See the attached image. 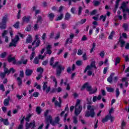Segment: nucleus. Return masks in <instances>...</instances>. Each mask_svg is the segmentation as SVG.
Returning a JSON list of instances; mask_svg holds the SVG:
<instances>
[{"instance_id": "f257e3e1", "label": "nucleus", "mask_w": 129, "mask_h": 129, "mask_svg": "<svg viewBox=\"0 0 129 129\" xmlns=\"http://www.w3.org/2000/svg\"><path fill=\"white\" fill-rule=\"evenodd\" d=\"M50 66H52L53 68H55L57 67L56 69V75L57 76H60L61 74L62 73V71H64V69H65V67L61 64H58L59 62H55V64H54V57H52L50 60L49 63Z\"/></svg>"}, {"instance_id": "f03ea898", "label": "nucleus", "mask_w": 129, "mask_h": 129, "mask_svg": "<svg viewBox=\"0 0 129 129\" xmlns=\"http://www.w3.org/2000/svg\"><path fill=\"white\" fill-rule=\"evenodd\" d=\"M87 108L88 110L86 111L85 116L86 117H89V116H91V117H94L95 116V112H94V106L88 105Z\"/></svg>"}, {"instance_id": "7ed1b4c3", "label": "nucleus", "mask_w": 129, "mask_h": 129, "mask_svg": "<svg viewBox=\"0 0 129 129\" xmlns=\"http://www.w3.org/2000/svg\"><path fill=\"white\" fill-rule=\"evenodd\" d=\"M85 88H87V91H89L90 92V94H93L94 93H95L96 91H97V88H95V90H92V88H91V86H89L88 83H86L83 85L81 89V91H83Z\"/></svg>"}, {"instance_id": "20e7f679", "label": "nucleus", "mask_w": 129, "mask_h": 129, "mask_svg": "<svg viewBox=\"0 0 129 129\" xmlns=\"http://www.w3.org/2000/svg\"><path fill=\"white\" fill-rule=\"evenodd\" d=\"M7 22H8V15L6 14L3 17L2 22L0 23V29L1 30H6L7 28Z\"/></svg>"}, {"instance_id": "39448f33", "label": "nucleus", "mask_w": 129, "mask_h": 129, "mask_svg": "<svg viewBox=\"0 0 129 129\" xmlns=\"http://www.w3.org/2000/svg\"><path fill=\"white\" fill-rule=\"evenodd\" d=\"M19 40L20 37H19V35H16L15 38L12 40V42L10 43L9 47H17V44Z\"/></svg>"}, {"instance_id": "423d86ee", "label": "nucleus", "mask_w": 129, "mask_h": 129, "mask_svg": "<svg viewBox=\"0 0 129 129\" xmlns=\"http://www.w3.org/2000/svg\"><path fill=\"white\" fill-rule=\"evenodd\" d=\"M92 68H94L96 70L97 69V67L95 65V61H92L90 66H87L84 71V73H86L87 70H91Z\"/></svg>"}, {"instance_id": "0eeeda50", "label": "nucleus", "mask_w": 129, "mask_h": 129, "mask_svg": "<svg viewBox=\"0 0 129 129\" xmlns=\"http://www.w3.org/2000/svg\"><path fill=\"white\" fill-rule=\"evenodd\" d=\"M109 119H110L111 122H112V121H113V120H114V117L111 115H106L105 117L102 119V122H103V123H104V122H106V121H108Z\"/></svg>"}, {"instance_id": "6e6552de", "label": "nucleus", "mask_w": 129, "mask_h": 129, "mask_svg": "<svg viewBox=\"0 0 129 129\" xmlns=\"http://www.w3.org/2000/svg\"><path fill=\"white\" fill-rule=\"evenodd\" d=\"M47 84H48V82H45L42 86L43 90V91H46V94H48V93H49L51 90V87L49 86L48 87V86L47 85Z\"/></svg>"}, {"instance_id": "1a4fd4ad", "label": "nucleus", "mask_w": 129, "mask_h": 129, "mask_svg": "<svg viewBox=\"0 0 129 129\" xmlns=\"http://www.w3.org/2000/svg\"><path fill=\"white\" fill-rule=\"evenodd\" d=\"M82 111V106H75V114L78 116L80 114V112Z\"/></svg>"}, {"instance_id": "9d476101", "label": "nucleus", "mask_w": 129, "mask_h": 129, "mask_svg": "<svg viewBox=\"0 0 129 129\" xmlns=\"http://www.w3.org/2000/svg\"><path fill=\"white\" fill-rule=\"evenodd\" d=\"M11 72H12V73H15V72H16V70L14 69V68H11L10 70L7 68L4 69V73L10 74Z\"/></svg>"}, {"instance_id": "9b49d317", "label": "nucleus", "mask_w": 129, "mask_h": 129, "mask_svg": "<svg viewBox=\"0 0 129 129\" xmlns=\"http://www.w3.org/2000/svg\"><path fill=\"white\" fill-rule=\"evenodd\" d=\"M27 63H28V59H26L24 61V59L22 58L21 60L18 61L17 62V60L16 61V65H22V64H24V65L27 64Z\"/></svg>"}, {"instance_id": "f8f14e48", "label": "nucleus", "mask_w": 129, "mask_h": 129, "mask_svg": "<svg viewBox=\"0 0 129 129\" xmlns=\"http://www.w3.org/2000/svg\"><path fill=\"white\" fill-rule=\"evenodd\" d=\"M8 61L9 63L13 62V64H16V58L15 57H12V55H9L8 57Z\"/></svg>"}, {"instance_id": "ddd939ff", "label": "nucleus", "mask_w": 129, "mask_h": 129, "mask_svg": "<svg viewBox=\"0 0 129 129\" xmlns=\"http://www.w3.org/2000/svg\"><path fill=\"white\" fill-rule=\"evenodd\" d=\"M31 19V16H24L22 18L23 23L22 25H24V23H29Z\"/></svg>"}, {"instance_id": "4468645a", "label": "nucleus", "mask_w": 129, "mask_h": 129, "mask_svg": "<svg viewBox=\"0 0 129 129\" xmlns=\"http://www.w3.org/2000/svg\"><path fill=\"white\" fill-rule=\"evenodd\" d=\"M26 124L29 127V128L31 127H32V128L36 127V121H35V120H33L32 122H30L29 123L26 122Z\"/></svg>"}, {"instance_id": "2eb2a0df", "label": "nucleus", "mask_w": 129, "mask_h": 129, "mask_svg": "<svg viewBox=\"0 0 129 129\" xmlns=\"http://www.w3.org/2000/svg\"><path fill=\"white\" fill-rule=\"evenodd\" d=\"M70 38H68L67 39V41L66 42V45H67L68 44V42H70L71 44L72 43V39L74 38V34L73 33H71L70 35Z\"/></svg>"}, {"instance_id": "dca6fc26", "label": "nucleus", "mask_w": 129, "mask_h": 129, "mask_svg": "<svg viewBox=\"0 0 129 129\" xmlns=\"http://www.w3.org/2000/svg\"><path fill=\"white\" fill-rule=\"evenodd\" d=\"M10 100H11V97L8 96V98H6L4 102V104L5 106H8L10 104Z\"/></svg>"}, {"instance_id": "f3484780", "label": "nucleus", "mask_w": 129, "mask_h": 129, "mask_svg": "<svg viewBox=\"0 0 129 129\" xmlns=\"http://www.w3.org/2000/svg\"><path fill=\"white\" fill-rule=\"evenodd\" d=\"M26 76H31L33 74V70H30L29 69H26L25 72Z\"/></svg>"}, {"instance_id": "a211bd4d", "label": "nucleus", "mask_w": 129, "mask_h": 129, "mask_svg": "<svg viewBox=\"0 0 129 129\" xmlns=\"http://www.w3.org/2000/svg\"><path fill=\"white\" fill-rule=\"evenodd\" d=\"M51 48L52 46L50 45H48L46 46L47 53L49 55H51L52 54V50H51Z\"/></svg>"}, {"instance_id": "6ab92c4d", "label": "nucleus", "mask_w": 129, "mask_h": 129, "mask_svg": "<svg viewBox=\"0 0 129 129\" xmlns=\"http://www.w3.org/2000/svg\"><path fill=\"white\" fill-rule=\"evenodd\" d=\"M52 119L53 118H52V116L49 115L47 117H45V123H49V121L50 122Z\"/></svg>"}, {"instance_id": "aec40b11", "label": "nucleus", "mask_w": 129, "mask_h": 129, "mask_svg": "<svg viewBox=\"0 0 129 129\" xmlns=\"http://www.w3.org/2000/svg\"><path fill=\"white\" fill-rule=\"evenodd\" d=\"M120 0H117L115 2V8L113 10L114 13H116V10L118 8V5H119V2Z\"/></svg>"}, {"instance_id": "412c9836", "label": "nucleus", "mask_w": 129, "mask_h": 129, "mask_svg": "<svg viewBox=\"0 0 129 129\" xmlns=\"http://www.w3.org/2000/svg\"><path fill=\"white\" fill-rule=\"evenodd\" d=\"M114 76V73H112L110 74V76L107 79V82L109 83H112V77Z\"/></svg>"}, {"instance_id": "4be33fe9", "label": "nucleus", "mask_w": 129, "mask_h": 129, "mask_svg": "<svg viewBox=\"0 0 129 129\" xmlns=\"http://www.w3.org/2000/svg\"><path fill=\"white\" fill-rule=\"evenodd\" d=\"M48 18H49L50 21H52L54 20V18H55V15L54 13H49L48 14Z\"/></svg>"}, {"instance_id": "5701e85b", "label": "nucleus", "mask_w": 129, "mask_h": 129, "mask_svg": "<svg viewBox=\"0 0 129 129\" xmlns=\"http://www.w3.org/2000/svg\"><path fill=\"white\" fill-rule=\"evenodd\" d=\"M119 42L120 43V47L122 48L124 45V44H125V41L121 39V36H120Z\"/></svg>"}, {"instance_id": "b1692460", "label": "nucleus", "mask_w": 129, "mask_h": 129, "mask_svg": "<svg viewBox=\"0 0 129 129\" xmlns=\"http://www.w3.org/2000/svg\"><path fill=\"white\" fill-rule=\"evenodd\" d=\"M26 43H32V36H31V35H28V37H27Z\"/></svg>"}, {"instance_id": "393cba45", "label": "nucleus", "mask_w": 129, "mask_h": 129, "mask_svg": "<svg viewBox=\"0 0 129 129\" xmlns=\"http://www.w3.org/2000/svg\"><path fill=\"white\" fill-rule=\"evenodd\" d=\"M42 22H43V18H42V16L39 15L37 17V21L36 23L37 24H38V23H41V24H42Z\"/></svg>"}, {"instance_id": "a878e982", "label": "nucleus", "mask_w": 129, "mask_h": 129, "mask_svg": "<svg viewBox=\"0 0 129 129\" xmlns=\"http://www.w3.org/2000/svg\"><path fill=\"white\" fill-rule=\"evenodd\" d=\"M70 18H71V15L69 14V13H67L65 15L64 19L68 21L70 19Z\"/></svg>"}, {"instance_id": "bb28decb", "label": "nucleus", "mask_w": 129, "mask_h": 129, "mask_svg": "<svg viewBox=\"0 0 129 129\" xmlns=\"http://www.w3.org/2000/svg\"><path fill=\"white\" fill-rule=\"evenodd\" d=\"M36 111V112H37L38 114H41V112H42V109H41V107L40 106L37 107Z\"/></svg>"}, {"instance_id": "cd10ccee", "label": "nucleus", "mask_w": 129, "mask_h": 129, "mask_svg": "<svg viewBox=\"0 0 129 129\" xmlns=\"http://www.w3.org/2000/svg\"><path fill=\"white\" fill-rule=\"evenodd\" d=\"M93 4H94V6L95 7H98V6H99V5H100V1L99 2L98 1H93Z\"/></svg>"}, {"instance_id": "c85d7f7f", "label": "nucleus", "mask_w": 129, "mask_h": 129, "mask_svg": "<svg viewBox=\"0 0 129 129\" xmlns=\"http://www.w3.org/2000/svg\"><path fill=\"white\" fill-rule=\"evenodd\" d=\"M119 62H120V58L119 57H116L115 60V66H116L117 64L119 63Z\"/></svg>"}, {"instance_id": "c756f323", "label": "nucleus", "mask_w": 129, "mask_h": 129, "mask_svg": "<svg viewBox=\"0 0 129 129\" xmlns=\"http://www.w3.org/2000/svg\"><path fill=\"white\" fill-rule=\"evenodd\" d=\"M17 79L18 81V84L19 86H21V85H22V83H23V81L22 80V79H21V78L20 77H18Z\"/></svg>"}, {"instance_id": "7c9ffc66", "label": "nucleus", "mask_w": 129, "mask_h": 129, "mask_svg": "<svg viewBox=\"0 0 129 129\" xmlns=\"http://www.w3.org/2000/svg\"><path fill=\"white\" fill-rule=\"evenodd\" d=\"M106 89L108 92H113L114 91V89L112 88H109L108 87H107Z\"/></svg>"}, {"instance_id": "2f4dec72", "label": "nucleus", "mask_w": 129, "mask_h": 129, "mask_svg": "<svg viewBox=\"0 0 129 129\" xmlns=\"http://www.w3.org/2000/svg\"><path fill=\"white\" fill-rule=\"evenodd\" d=\"M3 122L5 125H9V124H10L8 119H4L3 120Z\"/></svg>"}, {"instance_id": "473e14b6", "label": "nucleus", "mask_w": 129, "mask_h": 129, "mask_svg": "<svg viewBox=\"0 0 129 129\" xmlns=\"http://www.w3.org/2000/svg\"><path fill=\"white\" fill-rule=\"evenodd\" d=\"M73 119L74 123H75V124H77V123H78V120H77V117L74 116L73 117Z\"/></svg>"}, {"instance_id": "72a5a7b5", "label": "nucleus", "mask_w": 129, "mask_h": 129, "mask_svg": "<svg viewBox=\"0 0 129 129\" xmlns=\"http://www.w3.org/2000/svg\"><path fill=\"white\" fill-rule=\"evenodd\" d=\"M20 22H17L14 25L13 27L15 28L16 29H19V27H20Z\"/></svg>"}, {"instance_id": "f704fd0d", "label": "nucleus", "mask_w": 129, "mask_h": 129, "mask_svg": "<svg viewBox=\"0 0 129 129\" xmlns=\"http://www.w3.org/2000/svg\"><path fill=\"white\" fill-rule=\"evenodd\" d=\"M6 75H7V74L5 73H3L0 72V77L2 79H4V78L6 77Z\"/></svg>"}, {"instance_id": "c9c22d12", "label": "nucleus", "mask_w": 129, "mask_h": 129, "mask_svg": "<svg viewBox=\"0 0 129 129\" xmlns=\"http://www.w3.org/2000/svg\"><path fill=\"white\" fill-rule=\"evenodd\" d=\"M100 20H102L103 22H105V20H106V15H105L104 16L103 15H101L100 17Z\"/></svg>"}, {"instance_id": "e433bc0d", "label": "nucleus", "mask_w": 129, "mask_h": 129, "mask_svg": "<svg viewBox=\"0 0 129 129\" xmlns=\"http://www.w3.org/2000/svg\"><path fill=\"white\" fill-rule=\"evenodd\" d=\"M31 29H32V25H29L28 26H27L26 29L25 30L26 32H30Z\"/></svg>"}, {"instance_id": "4c0bfd02", "label": "nucleus", "mask_w": 129, "mask_h": 129, "mask_svg": "<svg viewBox=\"0 0 129 129\" xmlns=\"http://www.w3.org/2000/svg\"><path fill=\"white\" fill-rule=\"evenodd\" d=\"M33 63H34V64H39V57H35Z\"/></svg>"}, {"instance_id": "58836bf2", "label": "nucleus", "mask_w": 129, "mask_h": 129, "mask_svg": "<svg viewBox=\"0 0 129 129\" xmlns=\"http://www.w3.org/2000/svg\"><path fill=\"white\" fill-rule=\"evenodd\" d=\"M7 53L6 52H4L0 55V58H6V56H7Z\"/></svg>"}, {"instance_id": "ea45409f", "label": "nucleus", "mask_w": 129, "mask_h": 129, "mask_svg": "<svg viewBox=\"0 0 129 129\" xmlns=\"http://www.w3.org/2000/svg\"><path fill=\"white\" fill-rule=\"evenodd\" d=\"M62 19H63V14L60 13V16L57 17L56 21H61Z\"/></svg>"}, {"instance_id": "a19ab883", "label": "nucleus", "mask_w": 129, "mask_h": 129, "mask_svg": "<svg viewBox=\"0 0 129 129\" xmlns=\"http://www.w3.org/2000/svg\"><path fill=\"white\" fill-rule=\"evenodd\" d=\"M55 106H58V107H61V104L58 102V101H55L54 102Z\"/></svg>"}, {"instance_id": "79ce46f5", "label": "nucleus", "mask_w": 129, "mask_h": 129, "mask_svg": "<svg viewBox=\"0 0 129 129\" xmlns=\"http://www.w3.org/2000/svg\"><path fill=\"white\" fill-rule=\"evenodd\" d=\"M37 71V72H40V74H42L44 72V70L42 68H38Z\"/></svg>"}, {"instance_id": "37998d69", "label": "nucleus", "mask_w": 129, "mask_h": 129, "mask_svg": "<svg viewBox=\"0 0 129 129\" xmlns=\"http://www.w3.org/2000/svg\"><path fill=\"white\" fill-rule=\"evenodd\" d=\"M114 34V31H112L110 34V35L108 37V39L109 40H111L113 37V34Z\"/></svg>"}, {"instance_id": "c03bdc74", "label": "nucleus", "mask_w": 129, "mask_h": 129, "mask_svg": "<svg viewBox=\"0 0 129 129\" xmlns=\"http://www.w3.org/2000/svg\"><path fill=\"white\" fill-rule=\"evenodd\" d=\"M80 102H81V101L80 99H77L75 106H81V105H80Z\"/></svg>"}, {"instance_id": "a18cd8bd", "label": "nucleus", "mask_w": 129, "mask_h": 129, "mask_svg": "<svg viewBox=\"0 0 129 129\" xmlns=\"http://www.w3.org/2000/svg\"><path fill=\"white\" fill-rule=\"evenodd\" d=\"M116 97H118L119 96V89L118 88L116 89Z\"/></svg>"}, {"instance_id": "49530a36", "label": "nucleus", "mask_w": 129, "mask_h": 129, "mask_svg": "<svg viewBox=\"0 0 129 129\" xmlns=\"http://www.w3.org/2000/svg\"><path fill=\"white\" fill-rule=\"evenodd\" d=\"M91 99V97L90 98V99L88 98H87V104H91L92 103V101Z\"/></svg>"}, {"instance_id": "de8ad7c7", "label": "nucleus", "mask_w": 129, "mask_h": 129, "mask_svg": "<svg viewBox=\"0 0 129 129\" xmlns=\"http://www.w3.org/2000/svg\"><path fill=\"white\" fill-rule=\"evenodd\" d=\"M123 28L124 29L125 31H127V29L128 28V26L126 24H124L123 25Z\"/></svg>"}, {"instance_id": "09e8293b", "label": "nucleus", "mask_w": 129, "mask_h": 129, "mask_svg": "<svg viewBox=\"0 0 129 129\" xmlns=\"http://www.w3.org/2000/svg\"><path fill=\"white\" fill-rule=\"evenodd\" d=\"M94 48H95V43H93L92 47L90 50V53H92L93 52V50H94Z\"/></svg>"}, {"instance_id": "8fccbe9b", "label": "nucleus", "mask_w": 129, "mask_h": 129, "mask_svg": "<svg viewBox=\"0 0 129 129\" xmlns=\"http://www.w3.org/2000/svg\"><path fill=\"white\" fill-rule=\"evenodd\" d=\"M76 64L78 65V66H81V65H82V61L78 60L76 61Z\"/></svg>"}, {"instance_id": "3c124183", "label": "nucleus", "mask_w": 129, "mask_h": 129, "mask_svg": "<svg viewBox=\"0 0 129 129\" xmlns=\"http://www.w3.org/2000/svg\"><path fill=\"white\" fill-rule=\"evenodd\" d=\"M54 121L56 123H58V122L60 121V118H59V116L55 117Z\"/></svg>"}, {"instance_id": "603ef678", "label": "nucleus", "mask_w": 129, "mask_h": 129, "mask_svg": "<svg viewBox=\"0 0 129 129\" xmlns=\"http://www.w3.org/2000/svg\"><path fill=\"white\" fill-rule=\"evenodd\" d=\"M0 90H3V91H5V90H6V89H5L4 84L0 85Z\"/></svg>"}, {"instance_id": "864d4df0", "label": "nucleus", "mask_w": 129, "mask_h": 129, "mask_svg": "<svg viewBox=\"0 0 129 129\" xmlns=\"http://www.w3.org/2000/svg\"><path fill=\"white\" fill-rule=\"evenodd\" d=\"M82 11V7L81 6H80L79 7L78 15H81Z\"/></svg>"}, {"instance_id": "5fc2aeb1", "label": "nucleus", "mask_w": 129, "mask_h": 129, "mask_svg": "<svg viewBox=\"0 0 129 129\" xmlns=\"http://www.w3.org/2000/svg\"><path fill=\"white\" fill-rule=\"evenodd\" d=\"M43 77V76H42V74H40L38 75V77H36L37 80H40V79H41Z\"/></svg>"}, {"instance_id": "6e6d98bb", "label": "nucleus", "mask_w": 129, "mask_h": 129, "mask_svg": "<svg viewBox=\"0 0 129 129\" xmlns=\"http://www.w3.org/2000/svg\"><path fill=\"white\" fill-rule=\"evenodd\" d=\"M113 112V108L111 107L109 111V114L107 115H111V112Z\"/></svg>"}, {"instance_id": "4d7b16f0", "label": "nucleus", "mask_w": 129, "mask_h": 129, "mask_svg": "<svg viewBox=\"0 0 129 129\" xmlns=\"http://www.w3.org/2000/svg\"><path fill=\"white\" fill-rule=\"evenodd\" d=\"M82 54H83V51H82V50H81V49H79L78 51V55H82Z\"/></svg>"}, {"instance_id": "13d9d810", "label": "nucleus", "mask_w": 129, "mask_h": 129, "mask_svg": "<svg viewBox=\"0 0 129 129\" xmlns=\"http://www.w3.org/2000/svg\"><path fill=\"white\" fill-rule=\"evenodd\" d=\"M123 13H124V12H126V13H128V15H129V9L126 8L125 9H123Z\"/></svg>"}, {"instance_id": "bf43d9fd", "label": "nucleus", "mask_w": 129, "mask_h": 129, "mask_svg": "<svg viewBox=\"0 0 129 129\" xmlns=\"http://www.w3.org/2000/svg\"><path fill=\"white\" fill-rule=\"evenodd\" d=\"M20 77L22 78H24V71H20Z\"/></svg>"}, {"instance_id": "052dcab7", "label": "nucleus", "mask_w": 129, "mask_h": 129, "mask_svg": "<svg viewBox=\"0 0 129 129\" xmlns=\"http://www.w3.org/2000/svg\"><path fill=\"white\" fill-rule=\"evenodd\" d=\"M57 91V88H53L51 91H50V93H54Z\"/></svg>"}, {"instance_id": "680f3d73", "label": "nucleus", "mask_w": 129, "mask_h": 129, "mask_svg": "<svg viewBox=\"0 0 129 129\" xmlns=\"http://www.w3.org/2000/svg\"><path fill=\"white\" fill-rule=\"evenodd\" d=\"M33 96L34 97H38L39 96V92H34L33 93Z\"/></svg>"}, {"instance_id": "e2e57ef3", "label": "nucleus", "mask_w": 129, "mask_h": 129, "mask_svg": "<svg viewBox=\"0 0 129 129\" xmlns=\"http://www.w3.org/2000/svg\"><path fill=\"white\" fill-rule=\"evenodd\" d=\"M92 71H88L87 72V75L88 76H91V75H92Z\"/></svg>"}, {"instance_id": "0e129e2a", "label": "nucleus", "mask_w": 129, "mask_h": 129, "mask_svg": "<svg viewBox=\"0 0 129 129\" xmlns=\"http://www.w3.org/2000/svg\"><path fill=\"white\" fill-rule=\"evenodd\" d=\"M100 56L101 57V58H103V57H104V52L103 51L100 53Z\"/></svg>"}, {"instance_id": "69168bd1", "label": "nucleus", "mask_w": 129, "mask_h": 129, "mask_svg": "<svg viewBox=\"0 0 129 129\" xmlns=\"http://www.w3.org/2000/svg\"><path fill=\"white\" fill-rule=\"evenodd\" d=\"M96 13H97V11L94 10L91 12V15L93 16V15H95V14H96Z\"/></svg>"}, {"instance_id": "338daca9", "label": "nucleus", "mask_w": 129, "mask_h": 129, "mask_svg": "<svg viewBox=\"0 0 129 129\" xmlns=\"http://www.w3.org/2000/svg\"><path fill=\"white\" fill-rule=\"evenodd\" d=\"M7 34H8V31L5 30L2 33V37H5V35H7Z\"/></svg>"}, {"instance_id": "774afa93", "label": "nucleus", "mask_w": 129, "mask_h": 129, "mask_svg": "<svg viewBox=\"0 0 129 129\" xmlns=\"http://www.w3.org/2000/svg\"><path fill=\"white\" fill-rule=\"evenodd\" d=\"M125 49H126V50H128V49H129V43H127L126 44V45L125 46Z\"/></svg>"}]
</instances>
